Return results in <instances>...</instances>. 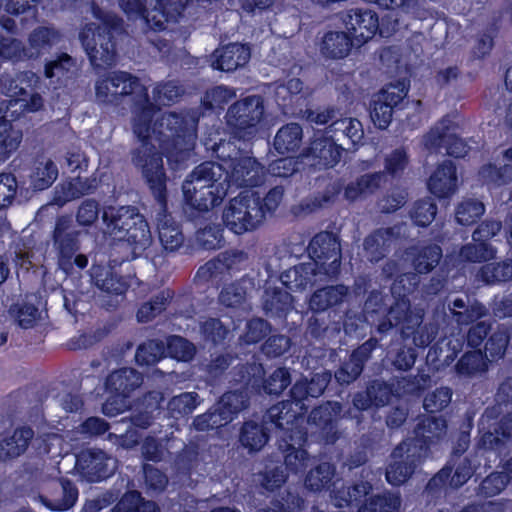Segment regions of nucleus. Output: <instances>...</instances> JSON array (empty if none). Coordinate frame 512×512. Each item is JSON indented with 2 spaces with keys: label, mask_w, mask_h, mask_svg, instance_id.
<instances>
[{
  "label": "nucleus",
  "mask_w": 512,
  "mask_h": 512,
  "mask_svg": "<svg viewBox=\"0 0 512 512\" xmlns=\"http://www.w3.org/2000/svg\"><path fill=\"white\" fill-rule=\"evenodd\" d=\"M79 232L73 227L72 220L68 216L57 219L53 239L59 252V267L66 273L72 270V259L78 250Z\"/></svg>",
  "instance_id": "22"
},
{
  "label": "nucleus",
  "mask_w": 512,
  "mask_h": 512,
  "mask_svg": "<svg viewBox=\"0 0 512 512\" xmlns=\"http://www.w3.org/2000/svg\"><path fill=\"white\" fill-rule=\"evenodd\" d=\"M58 177V168L51 159L38 161L31 175V184L36 190L50 187Z\"/></svg>",
  "instance_id": "52"
},
{
  "label": "nucleus",
  "mask_w": 512,
  "mask_h": 512,
  "mask_svg": "<svg viewBox=\"0 0 512 512\" xmlns=\"http://www.w3.org/2000/svg\"><path fill=\"white\" fill-rule=\"evenodd\" d=\"M352 43L353 39L346 32H328L323 37L321 52L328 58L341 59L349 54Z\"/></svg>",
  "instance_id": "43"
},
{
  "label": "nucleus",
  "mask_w": 512,
  "mask_h": 512,
  "mask_svg": "<svg viewBox=\"0 0 512 512\" xmlns=\"http://www.w3.org/2000/svg\"><path fill=\"white\" fill-rule=\"evenodd\" d=\"M105 232L116 241L124 242L134 257L141 255L152 243L148 223L134 207H109L102 215Z\"/></svg>",
  "instance_id": "6"
},
{
  "label": "nucleus",
  "mask_w": 512,
  "mask_h": 512,
  "mask_svg": "<svg viewBox=\"0 0 512 512\" xmlns=\"http://www.w3.org/2000/svg\"><path fill=\"white\" fill-rule=\"evenodd\" d=\"M328 278L330 276L315 260L299 263L284 271L280 277L282 284L292 292H303Z\"/></svg>",
  "instance_id": "20"
},
{
  "label": "nucleus",
  "mask_w": 512,
  "mask_h": 512,
  "mask_svg": "<svg viewBox=\"0 0 512 512\" xmlns=\"http://www.w3.org/2000/svg\"><path fill=\"white\" fill-rule=\"evenodd\" d=\"M126 95L143 98V103L133 111V133L142 142L134 154L144 145L151 149V154L159 153L155 146V142H157L159 149L167 153L169 160L173 158L174 152L176 161L184 160L195 143L197 113L194 111L166 113L157 119L151 128L153 106L149 102L145 87L138 78L127 72L115 71L95 82V96L101 103L116 104L121 97Z\"/></svg>",
  "instance_id": "1"
},
{
  "label": "nucleus",
  "mask_w": 512,
  "mask_h": 512,
  "mask_svg": "<svg viewBox=\"0 0 512 512\" xmlns=\"http://www.w3.org/2000/svg\"><path fill=\"white\" fill-rule=\"evenodd\" d=\"M222 417V414H220L214 404L205 413L197 415L193 419L192 426L198 432L217 430L226 425L224 420H222Z\"/></svg>",
  "instance_id": "63"
},
{
  "label": "nucleus",
  "mask_w": 512,
  "mask_h": 512,
  "mask_svg": "<svg viewBox=\"0 0 512 512\" xmlns=\"http://www.w3.org/2000/svg\"><path fill=\"white\" fill-rule=\"evenodd\" d=\"M423 144L430 152L441 153L442 149L448 155L464 157L469 146L456 135V125L449 118L445 117L437 122L424 136Z\"/></svg>",
  "instance_id": "14"
},
{
  "label": "nucleus",
  "mask_w": 512,
  "mask_h": 512,
  "mask_svg": "<svg viewBox=\"0 0 512 512\" xmlns=\"http://www.w3.org/2000/svg\"><path fill=\"white\" fill-rule=\"evenodd\" d=\"M335 466L329 462H320L308 471L304 485L309 491L321 492L329 490L335 476Z\"/></svg>",
  "instance_id": "45"
},
{
  "label": "nucleus",
  "mask_w": 512,
  "mask_h": 512,
  "mask_svg": "<svg viewBox=\"0 0 512 512\" xmlns=\"http://www.w3.org/2000/svg\"><path fill=\"white\" fill-rule=\"evenodd\" d=\"M487 315L486 308L477 301L462 298L449 300L447 304H442L435 311L436 319H449L453 317L464 318L465 320H479Z\"/></svg>",
  "instance_id": "29"
},
{
  "label": "nucleus",
  "mask_w": 512,
  "mask_h": 512,
  "mask_svg": "<svg viewBox=\"0 0 512 512\" xmlns=\"http://www.w3.org/2000/svg\"><path fill=\"white\" fill-rule=\"evenodd\" d=\"M233 146L231 142H221L217 147L219 157L226 161L228 173L229 188L255 187L260 185L264 179V167L251 156L232 157L225 154V150H230Z\"/></svg>",
  "instance_id": "11"
},
{
  "label": "nucleus",
  "mask_w": 512,
  "mask_h": 512,
  "mask_svg": "<svg viewBox=\"0 0 512 512\" xmlns=\"http://www.w3.org/2000/svg\"><path fill=\"white\" fill-rule=\"evenodd\" d=\"M199 404L196 392H184L172 397L168 402V410L172 417L181 418L192 414Z\"/></svg>",
  "instance_id": "57"
},
{
  "label": "nucleus",
  "mask_w": 512,
  "mask_h": 512,
  "mask_svg": "<svg viewBox=\"0 0 512 512\" xmlns=\"http://www.w3.org/2000/svg\"><path fill=\"white\" fill-rule=\"evenodd\" d=\"M239 385L240 389L225 392L215 403L226 425L249 406L248 392L250 390H246L241 384Z\"/></svg>",
  "instance_id": "35"
},
{
  "label": "nucleus",
  "mask_w": 512,
  "mask_h": 512,
  "mask_svg": "<svg viewBox=\"0 0 512 512\" xmlns=\"http://www.w3.org/2000/svg\"><path fill=\"white\" fill-rule=\"evenodd\" d=\"M151 149L144 145L135 154L132 160L135 166L141 169L154 197L160 205L157 214V229L160 243L166 252H175L183 242L184 236L179 225L166 212V175L160 153H150Z\"/></svg>",
  "instance_id": "3"
},
{
  "label": "nucleus",
  "mask_w": 512,
  "mask_h": 512,
  "mask_svg": "<svg viewBox=\"0 0 512 512\" xmlns=\"http://www.w3.org/2000/svg\"><path fill=\"white\" fill-rule=\"evenodd\" d=\"M37 82V77L32 72L18 74L14 79L3 77L0 83V93L9 97H18L25 94L26 88Z\"/></svg>",
  "instance_id": "55"
},
{
  "label": "nucleus",
  "mask_w": 512,
  "mask_h": 512,
  "mask_svg": "<svg viewBox=\"0 0 512 512\" xmlns=\"http://www.w3.org/2000/svg\"><path fill=\"white\" fill-rule=\"evenodd\" d=\"M373 486L369 481H358L348 486H342L332 491V499L338 508L357 507L369 498Z\"/></svg>",
  "instance_id": "33"
},
{
  "label": "nucleus",
  "mask_w": 512,
  "mask_h": 512,
  "mask_svg": "<svg viewBox=\"0 0 512 512\" xmlns=\"http://www.w3.org/2000/svg\"><path fill=\"white\" fill-rule=\"evenodd\" d=\"M236 97V90L227 86H216L208 90L202 104L207 109H222L230 100Z\"/></svg>",
  "instance_id": "62"
},
{
  "label": "nucleus",
  "mask_w": 512,
  "mask_h": 512,
  "mask_svg": "<svg viewBox=\"0 0 512 512\" xmlns=\"http://www.w3.org/2000/svg\"><path fill=\"white\" fill-rule=\"evenodd\" d=\"M485 212L484 204L473 198H467L461 201L455 210V217L461 225H471L475 223Z\"/></svg>",
  "instance_id": "58"
},
{
  "label": "nucleus",
  "mask_w": 512,
  "mask_h": 512,
  "mask_svg": "<svg viewBox=\"0 0 512 512\" xmlns=\"http://www.w3.org/2000/svg\"><path fill=\"white\" fill-rule=\"evenodd\" d=\"M478 277L487 284L512 279V263L503 261L483 266Z\"/></svg>",
  "instance_id": "61"
},
{
  "label": "nucleus",
  "mask_w": 512,
  "mask_h": 512,
  "mask_svg": "<svg viewBox=\"0 0 512 512\" xmlns=\"http://www.w3.org/2000/svg\"><path fill=\"white\" fill-rule=\"evenodd\" d=\"M143 383V375L133 368H120L111 372L105 380V390L109 397L103 403L102 411L107 416L122 413L132 392Z\"/></svg>",
  "instance_id": "10"
},
{
  "label": "nucleus",
  "mask_w": 512,
  "mask_h": 512,
  "mask_svg": "<svg viewBox=\"0 0 512 512\" xmlns=\"http://www.w3.org/2000/svg\"><path fill=\"white\" fill-rule=\"evenodd\" d=\"M9 314L18 320H42L48 317L44 302L35 295L12 304Z\"/></svg>",
  "instance_id": "42"
},
{
  "label": "nucleus",
  "mask_w": 512,
  "mask_h": 512,
  "mask_svg": "<svg viewBox=\"0 0 512 512\" xmlns=\"http://www.w3.org/2000/svg\"><path fill=\"white\" fill-rule=\"evenodd\" d=\"M264 376V366L257 362L238 364L233 369V381L252 394L279 396L291 384V374L286 367L276 368L268 378Z\"/></svg>",
  "instance_id": "8"
},
{
  "label": "nucleus",
  "mask_w": 512,
  "mask_h": 512,
  "mask_svg": "<svg viewBox=\"0 0 512 512\" xmlns=\"http://www.w3.org/2000/svg\"><path fill=\"white\" fill-rule=\"evenodd\" d=\"M309 260H315L330 277L335 276L341 264V248L336 236L330 232L316 234L308 245Z\"/></svg>",
  "instance_id": "16"
},
{
  "label": "nucleus",
  "mask_w": 512,
  "mask_h": 512,
  "mask_svg": "<svg viewBox=\"0 0 512 512\" xmlns=\"http://www.w3.org/2000/svg\"><path fill=\"white\" fill-rule=\"evenodd\" d=\"M511 171L512 167L509 165L497 167L492 163H487L479 169L478 179L483 185L489 188L499 187L512 180V177L508 175Z\"/></svg>",
  "instance_id": "53"
},
{
  "label": "nucleus",
  "mask_w": 512,
  "mask_h": 512,
  "mask_svg": "<svg viewBox=\"0 0 512 512\" xmlns=\"http://www.w3.org/2000/svg\"><path fill=\"white\" fill-rule=\"evenodd\" d=\"M34 437V430L27 425L14 429L11 435L0 440V460L7 461L23 455Z\"/></svg>",
  "instance_id": "30"
},
{
  "label": "nucleus",
  "mask_w": 512,
  "mask_h": 512,
  "mask_svg": "<svg viewBox=\"0 0 512 512\" xmlns=\"http://www.w3.org/2000/svg\"><path fill=\"white\" fill-rule=\"evenodd\" d=\"M431 384V377L426 373L402 377L398 381L401 393L408 396L420 397Z\"/></svg>",
  "instance_id": "60"
},
{
  "label": "nucleus",
  "mask_w": 512,
  "mask_h": 512,
  "mask_svg": "<svg viewBox=\"0 0 512 512\" xmlns=\"http://www.w3.org/2000/svg\"><path fill=\"white\" fill-rule=\"evenodd\" d=\"M348 296V288L344 285L329 286L314 292L309 301L312 311L322 312L341 303Z\"/></svg>",
  "instance_id": "41"
},
{
  "label": "nucleus",
  "mask_w": 512,
  "mask_h": 512,
  "mask_svg": "<svg viewBox=\"0 0 512 512\" xmlns=\"http://www.w3.org/2000/svg\"><path fill=\"white\" fill-rule=\"evenodd\" d=\"M267 424L273 423L266 418V413L263 415L260 423L254 420L244 421L238 435V442L240 446L247 450L249 454H254L261 451L270 439V430Z\"/></svg>",
  "instance_id": "25"
},
{
  "label": "nucleus",
  "mask_w": 512,
  "mask_h": 512,
  "mask_svg": "<svg viewBox=\"0 0 512 512\" xmlns=\"http://www.w3.org/2000/svg\"><path fill=\"white\" fill-rule=\"evenodd\" d=\"M439 329L440 322H411L401 326V336L415 348H426L434 342Z\"/></svg>",
  "instance_id": "32"
},
{
  "label": "nucleus",
  "mask_w": 512,
  "mask_h": 512,
  "mask_svg": "<svg viewBox=\"0 0 512 512\" xmlns=\"http://www.w3.org/2000/svg\"><path fill=\"white\" fill-rule=\"evenodd\" d=\"M262 308L267 317H285L292 308V296L279 287L267 284L262 297Z\"/></svg>",
  "instance_id": "34"
},
{
  "label": "nucleus",
  "mask_w": 512,
  "mask_h": 512,
  "mask_svg": "<svg viewBox=\"0 0 512 512\" xmlns=\"http://www.w3.org/2000/svg\"><path fill=\"white\" fill-rule=\"evenodd\" d=\"M447 421L429 417L417 422L414 436L398 444L393 450L392 461L386 468V481L392 486H400L414 474L430 447L446 435Z\"/></svg>",
  "instance_id": "2"
},
{
  "label": "nucleus",
  "mask_w": 512,
  "mask_h": 512,
  "mask_svg": "<svg viewBox=\"0 0 512 512\" xmlns=\"http://www.w3.org/2000/svg\"><path fill=\"white\" fill-rule=\"evenodd\" d=\"M342 23L357 45L372 39L379 29L377 13L368 8H352L342 14Z\"/></svg>",
  "instance_id": "19"
},
{
  "label": "nucleus",
  "mask_w": 512,
  "mask_h": 512,
  "mask_svg": "<svg viewBox=\"0 0 512 512\" xmlns=\"http://www.w3.org/2000/svg\"><path fill=\"white\" fill-rule=\"evenodd\" d=\"M22 139L19 130L13 128L10 121L6 120V115L0 118V159H7L17 150Z\"/></svg>",
  "instance_id": "51"
},
{
  "label": "nucleus",
  "mask_w": 512,
  "mask_h": 512,
  "mask_svg": "<svg viewBox=\"0 0 512 512\" xmlns=\"http://www.w3.org/2000/svg\"><path fill=\"white\" fill-rule=\"evenodd\" d=\"M341 150L342 144H338L329 134L318 133L300 157L309 166L330 168L340 161Z\"/></svg>",
  "instance_id": "18"
},
{
  "label": "nucleus",
  "mask_w": 512,
  "mask_h": 512,
  "mask_svg": "<svg viewBox=\"0 0 512 512\" xmlns=\"http://www.w3.org/2000/svg\"><path fill=\"white\" fill-rule=\"evenodd\" d=\"M463 343L464 341L459 339H439V341L431 345L428 357L434 354L435 357H433V360L443 361L445 364L449 365L462 351Z\"/></svg>",
  "instance_id": "54"
},
{
  "label": "nucleus",
  "mask_w": 512,
  "mask_h": 512,
  "mask_svg": "<svg viewBox=\"0 0 512 512\" xmlns=\"http://www.w3.org/2000/svg\"><path fill=\"white\" fill-rule=\"evenodd\" d=\"M110 332L109 328H94L87 327L79 330L78 335L71 337L65 343V347L70 351H78L82 349H88L100 342Z\"/></svg>",
  "instance_id": "48"
},
{
  "label": "nucleus",
  "mask_w": 512,
  "mask_h": 512,
  "mask_svg": "<svg viewBox=\"0 0 512 512\" xmlns=\"http://www.w3.org/2000/svg\"><path fill=\"white\" fill-rule=\"evenodd\" d=\"M264 116V103L260 96L252 95L233 103L227 110L226 123L239 137L252 135Z\"/></svg>",
  "instance_id": "13"
},
{
  "label": "nucleus",
  "mask_w": 512,
  "mask_h": 512,
  "mask_svg": "<svg viewBox=\"0 0 512 512\" xmlns=\"http://www.w3.org/2000/svg\"><path fill=\"white\" fill-rule=\"evenodd\" d=\"M331 380L332 373L329 370L313 374L310 380L302 377L290 388V401L287 402L290 405L295 403L300 409L306 408L305 401H308L310 398L316 399L323 395Z\"/></svg>",
  "instance_id": "24"
},
{
  "label": "nucleus",
  "mask_w": 512,
  "mask_h": 512,
  "mask_svg": "<svg viewBox=\"0 0 512 512\" xmlns=\"http://www.w3.org/2000/svg\"><path fill=\"white\" fill-rule=\"evenodd\" d=\"M417 357L416 348L405 342L391 353V363L398 371H408L414 366Z\"/></svg>",
  "instance_id": "64"
},
{
  "label": "nucleus",
  "mask_w": 512,
  "mask_h": 512,
  "mask_svg": "<svg viewBox=\"0 0 512 512\" xmlns=\"http://www.w3.org/2000/svg\"><path fill=\"white\" fill-rule=\"evenodd\" d=\"M303 139L302 127L297 123L282 126L274 137V148L280 154L295 152Z\"/></svg>",
  "instance_id": "44"
},
{
  "label": "nucleus",
  "mask_w": 512,
  "mask_h": 512,
  "mask_svg": "<svg viewBox=\"0 0 512 512\" xmlns=\"http://www.w3.org/2000/svg\"><path fill=\"white\" fill-rule=\"evenodd\" d=\"M382 178L383 175L380 172L360 176L345 187V199L354 202L373 194L379 189Z\"/></svg>",
  "instance_id": "40"
},
{
  "label": "nucleus",
  "mask_w": 512,
  "mask_h": 512,
  "mask_svg": "<svg viewBox=\"0 0 512 512\" xmlns=\"http://www.w3.org/2000/svg\"><path fill=\"white\" fill-rule=\"evenodd\" d=\"M250 59V49L239 43H230L216 49L211 55V66L225 72L243 67Z\"/></svg>",
  "instance_id": "27"
},
{
  "label": "nucleus",
  "mask_w": 512,
  "mask_h": 512,
  "mask_svg": "<svg viewBox=\"0 0 512 512\" xmlns=\"http://www.w3.org/2000/svg\"><path fill=\"white\" fill-rule=\"evenodd\" d=\"M266 418L280 431L277 448L282 454L286 470L295 475L303 473L310 459L307 428L299 424L296 412L288 402H279L269 407Z\"/></svg>",
  "instance_id": "4"
},
{
  "label": "nucleus",
  "mask_w": 512,
  "mask_h": 512,
  "mask_svg": "<svg viewBox=\"0 0 512 512\" xmlns=\"http://www.w3.org/2000/svg\"><path fill=\"white\" fill-rule=\"evenodd\" d=\"M400 507V495L386 490L379 494H371L359 506L357 512H398Z\"/></svg>",
  "instance_id": "46"
},
{
  "label": "nucleus",
  "mask_w": 512,
  "mask_h": 512,
  "mask_svg": "<svg viewBox=\"0 0 512 512\" xmlns=\"http://www.w3.org/2000/svg\"><path fill=\"white\" fill-rule=\"evenodd\" d=\"M400 228H382L369 235L364 241L365 256L371 262L381 260L387 253Z\"/></svg>",
  "instance_id": "37"
},
{
  "label": "nucleus",
  "mask_w": 512,
  "mask_h": 512,
  "mask_svg": "<svg viewBox=\"0 0 512 512\" xmlns=\"http://www.w3.org/2000/svg\"><path fill=\"white\" fill-rule=\"evenodd\" d=\"M185 203L205 212L221 204L229 191L226 168L215 162L195 167L182 184Z\"/></svg>",
  "instance_id": "5"
},
{
  "label": "nucleus",
  "mask_w": 512,
  "mask_h": 512,
  "mask_svg": "<svg viewBox=\"0 0 512 512\" xmlns=\"http://www.w3.org/2000/svg\"><path fill=\"white\" fill-rule=\"evenodd\" d=\"M225 226L235 234H243L259 227L265 212L258 192L247 190L232 198L223 210Z\"/></svg>",
  "instance_id": "9"
},
{
  "label": "nucleus",
  "mask_w": 512,
  "mask_h": 512,
  "mask_svg": "<svg viewBox=\"0 0 512 512\" xmlns=\"http://www.w3.org/2000/svg\"><path fill=\"white\" fill-rule=\"evenodd\" d=\"M110 460L100 449H86L77 455L76 466L89 483H98L113 475L108 464Z\"/></svg>",
  "instance_id": "23"
},
{
  "label": "nucleus",
  "mask_w": 512,
  "mask_h": 512,
  "mask_svg": "<svg viewBox=\"0 0 512 512\" xmlns=\"http://www.w3.org/2000/svg\"><path fill=\"white\" fill-rule=\"evenodd\" d=\"M458 187L456 167L450 160L439 164L428 180V189L438 198H446L454 194Z\"/></svg>",
  "instance_id": "28"
},
{
  "label": "nucleus",
  "mask_w": 512,
  "mask_h": 512,
  "mask_svg": "<svg viewBox=\"0 0 512 512\" xmlns=\"http://www.w3.org/2000/svg\"><path fill=\"white\" fill-rule=\"evenodd\" d=\"M94 15L101 20L102 26L87 25L80 33V40L94 67H110L117 60L112 30L117 31L122 28V19L113 13L103 12L99 8L94 9Z\"/></svg>",
  "instance_id": "7"
},
{
  "label": "nucleus",
  "mask_w": 512,
  "mask_h": 512,
  "mask_svg": "<svg viewBox=\"0 0 512 512\" xmlns=\"http://www.w3.org/2000/svg\"><path fill=\"white\" fill-rule=\"evenodd\" d=\"M487 368L488 360L482 350L466 351L455 365L457 374L466 377L485 372Z\"/></svg>",
  "instance_id": "47"
},
{
  "label": "nucleus",
  "mask_w": 512,
  "mask_h": 512,
  "mask_svg": "<svg viewBox=\"0 0 512 512\" xmlns=\"http://www.w3.org/2000/svg\"><path fill=\"white\" fill-rule=\"evenodd\" d=\"M78 496L76 484L68 478L61 477L47 495L41 496V500L49 510L63 512L76 504Z\"/></svg>",
  "instance_id": "26"
},
{
  "label": "nucleus",
  "mask_w": 512,
  "mask_h": 512,
  "mask_svg": "<svg viewBox=\"0 0 512 512\" xmlns=\"http://www.w3.org/2000/svg\"><path fill=\"white\" fill-rule=\"evenodd\" d=\"M398 397L400 393L394 383L383 379H372L367 382L365 390L353 395L352 405L358 412H364L385 407Z\"/></svg>",
  "instance_id": "17"
},
{
  "label": "nucleus",
  "mask_w": 512,
  "mask_h": 512,
  "mask_svg": "<svg viewBox=\"0 0 512 512\" xmlns=\"http://www.w3.org/2000/svg\"><path fill=\"white\" fill-rule=\"evenodd\" d=\"M128 420L126 433L120 436L121 444L126 447H134L140 443V435L135 429L149 428L153 422V416L147 411H139L131 414Z\"/></svg>",
  "instance_id": "50"
},
{
  "label": "nucleus",
  "mask_w": 512,
  "mask_h": 512,
  "mask_svg": "<svg viewBox=\"0 0 512 512\" xmlns=\"http://www.w3.org/2000/svg\"><path fill=\"white\" fill-rule=\"evenodd\" d=\"M476 465L467 456L459 458L457 463L447 464L437 472L426 484L425 490L431 496L439 495L447 487L459 488L473 476Z\"/></svg>",
  "instance_id": "15"
},
{
  "label": "nucleus",
  "mask_w": 512,
  "mask_h": 512,
  "mask_svg": "<svg viewBox=\"0 0 512 512\" xmlns=\"http://www.w3.org/2000/svg\"><path fill=\"white\" fill-rule=\"evenodd\" d=\"M343 406L338 401H327L314 407L308 415L311 436L325 445L335 444L341 437L339 421Z\"/></svg>",
  "instance_id": "12"
},
{
  "label": "nucleus",
  "mask_w": 512,
  "mask_h": 512,
  "mask_svg": "<svg viewBox=\"0 0 512 512\" xmlns=\"http://www.w3.org/2000/svg\"><path fill=\"white\" fill-rule=\"evenodd\" d=\"M164 352L163 342L149 340L137 347L135 361L139 366H153L164 357Z\"/></svg>",
  "instance_id": "56"
},
{
  "label": "nucleus",
  "mask_w": 512,
  "mask_h": 512,
  "mask_svg": "<svg viewBox=\"0 0 512 512\" xmlns=\"http://www.w3.org/2000/svg\"><path fill=\"white\" fill-rule=\"evenodd\" d=\"M245 282H237L226 285L219 293V304L228 310V315H241L251 309Z\"/></svg>",
  "instance_id": "31"
},
{
  "label": "nucleus",
  "mask_w": 512,
  "mask_h": 512,
  "mask_svg": "<svg viewBox=\"0 0 512 512\" xmlns=\"http://www.w3.org/2000/svg\"><path fill=\"white\" fill-rule=\"evenodd\" d=\"M326 133L337 142L346 138L352 144L359 143L364 136L361 122L358 119L351 117L336 119L329 125Z\"/></svg>",
  "instance_id": "39"
},
{
  "label": "nucleus",
  "mask_w": 512,
  "mask_h": 512,
  "mask_svg": "<svg viewBox=\"0 0 512 512\" xmlns=\"http://www.w3.org/2000/svg\"><path fill=\"white\" fill-rule=\"evenodd\" d=\"M166 348L170 357L178 361H191L196 354L194 344L186 338L178 335L168 337Z\"/></svg>",
  "instance_id": "59"
},
{
  "label": "nucleus",
  "mask_w": 512,
  "mask_h": 512,
  "mask_svg": "<svg viewBox=\"0 0 512 512\" xmlns=\"http://www.w3.org/2000/svg\"><path fill=\"white\" fill-rule=\"evenodd\" d=\"M379 346L376 337H370L364 343L355 348L335 371V379L340 386H348L356 381L362 374L364 367L371 358L372 353Z\"/></svg>",
  "instance_id": "21"
},
{
  "label": "nucleus",
  "mask_w": 512,
  "mask_h": 512,
  "mask_svg": "<svg viewBox=\"0 0 512 512\" xmlns=\"http://www.w3.org/2000/svg\"><path fill=\"white\" fill-rule=\"evenodd\" d=\"M60 35L53 28L39 27L29 35L28 46L24 50V56L36 58L48 51L58 43Z\"/></svg>",
  "instance_id": "38"
},
{
  "label": "nucleus",
  "mask_w": 512,
  "mask_h": 512,
  "mask_svg": "<svg viewBox=\"0 0 512 512\" xmlns=\"http://www.w3.org/2000/svg\"><path fill=\"white\" fill-rule=\"evenodd\" d=\"M452 394V390L449 387L436 388L433 392L427 394L423 401V408L428 415L420 418L418 422L429 417H441L446 421L443 415L435 414L441 412L450 404Z\"/></svg>",
  "instance_id": "49"
},
{
  "label": "nucleus",
  "mask_w": 512,
  "mask_h": 512,
  "mask_svg": "<svg viewBox=\"0 0 512 512\" xmlns=\"http://www.w3.org/2000/svg\"><path fill=\"white\" fill-rule=\"evenodd\" d=\"M442 257V250L438 245L424 247H411L405 252V260L411 261L414 270L419 274L432 271Z\"/></svg>",
  "instance_id": "36"
}]
</instances>
